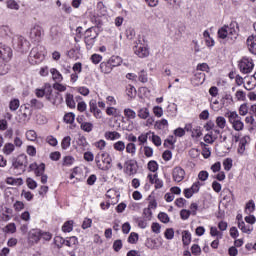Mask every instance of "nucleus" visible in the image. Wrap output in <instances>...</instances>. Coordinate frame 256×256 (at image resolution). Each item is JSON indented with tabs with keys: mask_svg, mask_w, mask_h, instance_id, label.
<instances>
[{
	"mask_svg": "<svg viewBox=\"0 0 256 256\" xmlns=\"http://www.w3.org/2000/svg\"><path fill=\"white\" fill-rule=\"evenodd\" d=\"M90 112L94 113V115H99L101 113V110L97 108V101L91 100L89 103Z\"/></svg>",
	"mask_w": 256,
	"mask_h": 256,
	"instance_id": "obj_26",
	"label": "nucleus"
},
{
	"mask_svg": "<svg viewBox=\"0 0 256 256\" xmlns=\"http://www.w3.org/2000/svg\"><path fill=\"white\" fill-rule=\"evenodd\" d=\"M50 37H52L53 40H57L61 37V32H59V28L57 26L51 27Z\"/></svg>",
	"mask_w": 256,
	"mask_h": 256,
	"instance_id": "obj_20",
	"label": "nucleus"
},
{
	"mask_svg": "<svg viewBox=\"0 0 256 256\" xmlns=\"http://www.w3.org/2000/svg\"><path fill=\"white\" fill-rule=\"evenodd\" d=\"M227 31H228V39H230V41L235 42V40L238 37L237 31L233 28V24L229 26H227Z\"/></svg>",
	"mask_w": 256,
	"mask_h": 256,
	"instance_id": "obj_12",
	"label": "nucleus"
},
{
	"mask_svg": "<svg viewBox=\"0 0 256 256\" xmlns=\"http://www.w3.org/2000/svg\"><path fill=\"white\" fill-rule=\"evenodd\" d=\"M51 74H52V77H53V80L56 81L57 83H60V81H63V75H61L60 72H58L57 69L55 68H52L50 70Z\"/></svg>",
	"mask_w": 256,
	"mask_h": 256,
	"instance_id": "obj_17",
	"label": "nucleus"
},
{
	"mask_svg": "<svg viewBox=\"0 0 256 256\" xmlns=\"http://www.w3.org/2000/svg\"><path fill=\"white\" fill-rule=\"evenodd\" d=\"M198 178L200 181H207L209 179V172L202 170L198 174Z\"/></svg>",
	"mask_w": 256,
	"mask_h": 256,
	"instance_id": "obj_53",
	"label": "nucleus"
},
{
	"mask_svg": "<svg viewBox=\"0 0 256 256\" xmlns=\"http://www.w3.org/2000/svg\"><path fill=\"white\" fill-rule=\"evenodd\" d=\"M134 53L140 58L148 57L149 49L143 46H135Z\"/></svg>",
	"mask_w": 256,
	"mask_h": 256,
	"instance_id": "obj_11",
	"label": "nucleus"
},
{
	"mask_svg": "<svg viewBox=\"0 0 256 256\" xmlns=\"http://www.w3.org/2000/svg\"><path fill=\"white\" fill-rule=\"evenodd\" d=\"M34 173L36 177H41V175H45V163H41L39 166H37Z\"/></svg>",
	"mask_w": 256,
	"mask_h": 256,
	"instance_id": "obj_33",
	"label": "nucleus"
},
{
	"mask_svg": "<svg viewBox=\"0 0 256 256\" xmlns=\"http://www.w3.org/2000/svg\"><path fill=\"white\" fill-rule=\"evenodd\" d=\"M126 95L130 97V99H134V97H136L137 95V90L135 89V86L129 84L126 87Z\"/></svg>",
	"mask_w": 256,
	"mask_h": 256,
	"instance_id": "obj_16",
	"label": "nucleus"
},
{
	"mask_svg": "<svg viewBox=\"0 0 256 256\" xmlns=\"http://www.w3.org/2000/svg\"><path fill=\"white\" fill-rule=\"evenodd\" d=\"M27 165L29 161L27 160V155L20 154L17 157L12 158V167L18 172V175H22L27 171Z\"/></svg>",
	"mask_w": 256,
	"mask_h": 256,
	"instance_id": "obj_1",
	"label": "nucleus"
},
{
	"mask_svg": "<svg viewBox=\"0 0 256 256\" xmlns=\"http://www.w3.org/2000/svg\"><path fill=\"white\" fill-rule=\"evenodd\" d=\"M108 61L110 62L112 68L119 67V65L122 63L121 57L119 56H112Z\"/></svg>",
	"mask_w": 256,
	"mask_h": 256,
	"instance_id": "obj_22",
	"label": "nucleus"
},
{
	"mask_svg": "<svg viewBox=\"0 0 256 256\" xmlns=\"http://www.w3.org/2000/svg\"><path fill=\"white\" fill-rule=\"evenodd\" d=\"M238 67L241 71V73H244V75H247L253 71V68L255 67V64H253V59L249 57H243L238 62Z\"/></svg>",
	"mask_w": 256,
	"mask_h": 256,
	"instance_id": "obj_4",
	"label": "nucleus"
},
{
	"mask_svg": "<svg viewBox=\"0 0 256 256\" xmlns=\"http://www.w3.org/2000/svg\"><path fill=\"white\" fill-rule=\"evenodd\" d=\"M139 241V234L132 232L128 237V243H131L132 245H135Z\"/></svg>",
	"mask_w": 256,
	"mask_h": 256,
	"instance_id": "obj_43",
	"label": "nucleus"
},
{
	"mask_svg": "<svg viewBox=\"0 0 256 256\" xmlns=\"http://www.w3.org/2000/svg\"><path fill=\"white\" fill-rule=\"evenodd\" d=\"M172 177L176 183H181V181L185 179V170L181 167H175L172 172Z\"/></svg>",
	"mask_w": 256,
	"mask_h": 256,
	"instance_id": "obj_7",
	"label": "nucleus"
},
{
	"mask_svg": "<svg viewBox=\"0 0 256 256\" xmlns=\"http://www.w3.org/2000/svg\"><path fill=\"white\" fill-rule=\"evenodd\" d=\"M64 122L72 125L75 122V114L73 112H69L64 115Z\"/></svg>",
	"mask_w": 256,
	"mask_h": 256,
	"instance_id": "obj_27",
	"label": "nucleus"
},
{
	"mask_svg": "<svg viewBox=\"0 0 256 256\" xmlns=\"http://www.w3.org/2000/svg\"><path fill=\"white\" fill-rule=\"evenodd\" d=\"M77 243H79V241L77 240V237L72 236L66 239L65 245L67 247H74L75 245H77Z\"/></svg>",
	"mask_w": 256,
	"mask_h": 256,
	"instance_id": "obj_32",
	"label": "nucleus"
},
{
	"mask_svg": "<svg viewBox=\"0 0 256 256\" xmlns=\"http://www.w3.org/2000/svg\"><path fill=\"white\" fill-rule=\"evenodd\" d=\"M125 35H126L127 39H129L131 41V39H133V37H135V29H133V28L126 29Z\"/></svg>",
	"mask_w": 256,
	"mask_h": 256,
	"instance_id": "obj_58",
	"label": "nucleus"
},
{
	"mask_svg": "<svg viewBox=\"0 0 256 256\" xmlns=\"http://www.w3.org/2000/svg\"><path fill=\"white\" fill-rule=\"evenodd\" d=\"M247 139H249V136H244L240 139L239 147H238V153L240 155H243L245 153V146L247 145Z\"/></svg>",
	"mask_w": 256,
	"mask_h": 256,
	"instance_id": "obj_13",
	"label": "nucleus"
},
{
	"mask_svg": "<svg viewBox=\"0 0 256 256\" xmlns=\"http://www.w3.org/2000/svg\"><path fill=\"white\" fill-rule=\"evenodd\" d=\"M138 117L140 119H147V117H149V109L148 108H141L138 111Z\"/></svg>",
	"mask_w": 256,
	"mask_h": 256,
	"instance_id": "obj_40",
	"label": "nucleus"
},
{
	"mask_svg": "<svg viewBox=\"0 0 256 256\" xmlns=\"http://www.w3.org/2000/svg\"><path fill=\"white\" fill-rule=\"evenodd\" d=\"M148 169L149 171H151L152 173H155L158 171L159 169V164H157V161L155 160H151L148 162Z\"/></svg>",
	"mask_w": 256,
	"mask_h": 256,
	"instance_id": "obj_31",
	"label": "nucleus"
},
{
	"mask_svg": "<svg viewBox=\"0 0 256 256\" xmlns=\"http://www.w3.org/2000/svg\"><path fill=\"white\" fill-rule=\"evenodd\" d=\"M194 81H197V83H200V85H202V83L205 82V73H196L194 76Z\"/></svg>",
	"mask_w": 256,
	"mask_h": 256,
	"instance_id": "obj_48",
	"label": "nucleus"
},
{
	"mask_svg": "<svg viewBox=\"0 0 256 256\" xmlns=\"http://www.w3.org/2000/svg\"><path fill=\"white\" fill-rule=\"evenodd\" d=\"M153 113L156 117H162L163 116V108L159 107V106H155L153 108Z\"/></svg>",
	"mask_w": 256,
	"mask_h": 256,
	"instance_id": "obj_63",
	"label": "nucleus"
},
{
	"mask_svg": "<svg viewBox=\"0 0 256 256\" xmlns=\"http://www.w3.org/2000/svg\"><path fill=\"white\" fill-rule=\"evenodd\" d=\"M28 105H30L31 109H43V107H45L43 102H41L35 98L30 100V103Z\"/></svg>",
	"mask_w": 256,
	"mask_h": 256,
	"instance_id": "obj_15",
	"label": "nucleus"
},
{
	"mask_svg": "<svg viewBox=\"0 0 256 256\" xmlns=\"http://www.w3.org/2000/svg\"><path fill=\"white\" fill-rule=\"evenodd\" d=\"M28 237L32 243H39V241H41V230L40 229L30 230Z\"/></svg>",
	"mask_w": 256,
	"mask_h": 256,
	"instance_id": "obj_9",
	"label": "nucleus"
},
{
	"mask_svg": "<svg viewBox=\"0 0 256 256\" xmlns=\"http://www.w3.org/2000/svg\"><path fill=\"white\" fill-rule=\"evenodd\" d=\"M99 37V33H97V27H90L85 31V45L86 49H93V45H95V39Z\"/></svg>",
	"mask_w": 256,
	"mask_h": 256,
	"instance_id": "obj_3",
	"label": "nucleus"
},
{
	"mask_svg": "<svg viewBox=\"0 0 256 256\" xmlns=\"http://www.w3.org/2000/svg\"><path fill=\"white\" fill-rule=\"evenodd\" d=\"M174 135L176 137H185V129L179 127L177 129L174 130Z\"/></svg>",
	"mask_w": 256,
	"mask_h": 256,
	"instance_id": "obj_64",
	"label": "nucleus"
},
{
	"mask_svg": "<svg viewBox=\"0 0 256 256\" xmlns=\"http://www.w3.org/2000/svg\"><path fill=\"white\" fill-rule=\"evenodd\" d=\"M224 169L225 171H231V167H233V159L231 158H226L223 161Z\"/></svg>",
	"mask_w": 256,
	"mask_h": 256,
	"instance_id": "obj_45",
	"label": "nucleus"
},
{
	"mask_svg": "<svg viewBox=\"0 0 256 256\" xmlns=\"http://www.w3.org/2000/svg\"><path fill=\"white\" fill-rule=\"evenodd\" d=\"M164 237H166V239L171 241V239H173V237H175V230H173V228H167L165 230Z\"/></svg>",
	"mask_w": 256,
	"mask_h": 256,
	"instance_id": "obj_46",
	"label": "nucleus"
},
{
	"mask_svg": "<svg viewBox=\"0 0 256 256\" xmlns=\"http://www.w3.org/2000/svg\"><path fill=\"white\" fill-rule=\"evenodd\" d=\"M19 105H20L19 99L11 100L9 103L10 111H17L19 109Z\"/></svg>",
	"mask_w": 256,
	"mask_h": 256,
	"instance_id": "obj_35",
	"label": "nucleus"
},
{
	"mask_svg": "<svg viewBox=\"0 0 256 256\" xmlns=\"http://www.w3.org/2000/svg\"><path fill=\"white\" fill-rule=\"evenodd\" d=\"M216 125L219 127V129H225L227 125V120H225V117L223 116H218L216 118Z\"/></svg>",
	"mask_w": 256,
	"mask_h": 256,
	"instance_id": "obj_25",
	"label": "nucleus"
},
{
	"mask_svg": "<svg viewBox=\"0 0 256 256\" xmlns=\"http://www.w3.org/2000/svg\"><path fill=\"white\" fill-rule=\"evenodd\" d=\"M124 115L127 117V119H135V117H137V113L130 108L124 109Z\"/></svg>",
	"mask_w": 256,
	"mask_h": 256,
	"instance_id": "obj_30",
	"label": "nucleus"
},
{
	"mask_svg": "<svg viewBox=\"0 0 256 256\" xmlns=\"http://www.w3.org/2000/svg\"><path fill=\"white\" fill-rule=\"evenodd\" d=\"M26 183L29 189H37V182L32 178H27Z\"/></svg>",
	"mask_w": 256,
	"mask_h": 256,
	"instance_id": "obj_55",
	"label": "nucleus"
},
{
	"mask_svg": "<svg viewBox=\"0 0 256 256\" xmlns=\"http://www.w3.org/2000/svg\"><path fill=\"white\" fill-rule=\"evenodd\" d=\"M102 59H103V56L99 55V54H93L91 56V61H92V63H94V65H99V63H101Z\"/></svg>",
	"mask_w": 256,
	"mask_h": 256,
	"instance_id": "obj_50",
	"label": "nucleus"
},
{
	"mask_svg": "<svg viewBox=\"0 0 256 256\" xmlns=\"http://www.w3.org/2000/svg\"><path fill=\"white\" fill-rule=\"evenodd\" d=\"M43 33V27L34 25L30 30V38L32 41H41V35Z\"/></svg>",
	"mask_w": 256,
	"mask_h": 256,
	"instance_id": "obj_6",
	"label": "nucleus"
},
{
	"mask_svg": "<svg viewBox=\"0 0 256 256\" xmlns=\"http://www.w3.org/2000/svg\"><path fill=\"white\" fill-rule=\"evenodd\" d=\"M106 139H110L111 141H115V139H121V134L119 132H106L105 133Z\"/></svg>",
	"mask_w": 256,
	"mask_h": 256,
	"instance_id": "obj_23",
	"label": "nucleus"
},
{
	"mask_svg": "<svg viewBox=\"0 0 256 256\" xmlns=\"http://www.w3.org/2000/svg\"><path fill=\"white\" fill-rule=\"evenodd\" d=\"M66 104L70 109H75V100L72 94H66Z\"/></svg>",
	"mask_w": 256,
	"mask_h": 256,
	"instance_id": "obj_29",
	"label": "nucleus"
},
{
	"mask_svg": "<svg viewBox=\"0 0 256 256\" xmlns=\"http://www.w3.org/2000/svg\"><path fill=\"white\" fill-rule=\"evenodd\" d=\"M228 30H227V26H223L222 28H220L218 30V37L219 39H229V36H228Z\"/></svg>",
	"mask_w": 256,
	"mask_h": 256,
	"instance_id": "obj_24",
	"label": "nucleus"
},
{
	"mask_svg": "<svg viewBox=\"0 0 256 256\" xmlns=\"http://www.w3.org/2000/svg\"><path fill=\"white\" fill-rule=\"evenodd\" d=\"M113 249L116 253H119V251L123 249V241H121L120 239L115 240L113 243Z\"/></svg>",
	"mask_w": 256,
	"mask_h": 256,
	"instance_id": "obj_44",
	"label": "nucleus"
},
{
	"mask_svg": "<svg viewBox=\"0 0 256 256\" xmlns=\"http://www.w3.org/2000/svg\"><path fill=\"white\" fill-rule=\"evenodd\" d=\"M183 245H189L191 243V233L188 230L182 232Z\"/></svg>",
	"mask_w": 256,
	"mask_h": 256,
	"instance_id": "obj_19",
	"label": "nucleus"
},
{
	"mask_svg": "<svg viewBox=\"0 0 256 256\" xmlns=\"http://www.w3.org/2000/svg\"><path fill=\"white\" fill-rule=\"evenodd\" d=\"M247 46L249 47L250 53H253V55H256V36L251 35L247 38Z\"/></svg>",
	"mask_w": 256,
	"mask_h": 256,
	"instance_id": "obj_10",
	"label": "nucleus"
},
{
	"mask_svg": "<svg viewBox=\"0 0 256 256\" xmlns=\"http://www.w3.org/2000/svg\"><path fill=\"white\" fill-rule=\"evenodd\" d=\"M54 243H55V245H56L59 249H61V248L63 247V245H65L66 240H65L63 237H61V236H56V237L54 238Z\"/></svg>",
	"mask_w": 256,
	"mask_h": 256,
	"instance_id": "obj_39",
	"label": "nucleus"
},
{
	"mask_svg": "<svg viewBox=\"0 0 256 256\" xmlns=\"http://www.w3.org/2000/svg\"><path fill=\"white\" fill-rule=\"evenodd\" d=\"M95 161L98 169H101V171H109L111 169V166H103V164H101V157L99 154L95 157Z\"/></svg>",
	"mask_w": 256,
	"mask_h": 256,
	"instance_id": "obj_21",
	"label": "nucleus"
},
{
	"mask_svg": "<svg viewBox=\"0 0 256 256\" xmlns=\"http://www.w3.org/2000/svg\"><path fill=\"white\" fill-rule=\"evenodd\" d=\"M15 151V145L13 143H6L3 147L4 155H11Z\"/></svg>",
	"mask_w": 256,
	"mask_h": 256,
	"instance_id": "obj_18",
	"label": "nucleus"
},
{
	"mask_svg": "<svg viewBox=\"0 0 256 256\" xmlns=\"http://www.w3.org/2000/svg\"><path fill=\"white\" fill-rule=\"evenodd\" d=\"M158 219H159V221H161V223H165V224H167V223H169V221H171V219L169 218V215L165 212H160L158 214Z\"/></svg>",
	"mask_w": 256,
	"mask_h": 256,
	"instance_id": "obj_37",
	"label": "nucleus"
},
{
	"mask_svg": "<svg viewBox=\"0 0 256 256\" xmlns=\"http://www.w3.org/2000/svg\"><path fill=\"white\" fill-rule=\"evenodd\" d=\"M114 149L116 151H125V142L118 141V142L114 143Z\"/></svg>",
	"mask_w": 256,
	"mask_h": 256,
	"instance_id": "obj_52",
	"label": "nucleus"
},
{
	"mask_svg": "<svg viewBox=\"0 0 256 256\" xmlns=\"http://www.w3.org/2000/svg\"><path fill=\"white\" fill-rule=\"evenodd\" d=\"M8 9H14L15 11H19V4L15 0H8L6 2Z\"/></svg>",
	"mask_w": 256,
	"mask_h": 256,
	"instance_id": "obj_42",
	"label": "nucleus"
},
{
	"mask_svg": "<svg viewBox=\"0 0 256 256\" xmlns=\"http://www.w3.org/2000/svg\"><path fill=\"white\" fill-rule=\"evenodd\" d=\"M192 137H196V139H199L201 135H203V132H201V127H197L196 129L192 130Z\"/></svg>",
	"mask_w": 256,
	"mask_h": 256,
	"instance_id": "obj_62",
	"label": "nucleus"
},
{
	"mask_svg": "<svg viewBox=\"0 0 256 256\" xmlns=\"http://www.w3.org/2000/svg\"><path fill=\"white\" fill-rule=\"evenodd\" d=\"M191 251H192V255H201V247H199V245L197 244H194L192 247H191Z\"/></svg>",
	"mask_w": 256,
	"mask_h": 256,
	"instance_id": "obj_61",
	"label": "nucleus"
},
{
	"mask_svg": "<svg viewBox=\"0 0 256 256\" xmlns=\"http://www.w3.org/2000/svg\"><path fill=\"white\" fill-rule=\"evenodd\" d=\"M209 65L207 63H202L197 65V71H206V73H209Z\"/></svg>",
	"mask_w": 256,
	"mask_h": 256,
	"instance_id": "obj_59",
	"label": "nucleus"
},
{
	"mask_svg": "<svg viewBox=\"0 0 256 256\" xmlns=\"http://www.w3.org/2000/svg\"><path fill=\"white\" fill-rule=\"evenodd\" d=\"M191 210L183 209L180 211V217L183 219V221H187L189 217H191Z\"/></svg>",
	"mask_w": 256,
	"mask_h": 256,
	"instance_id": "obj_47",
	"label": "nucleus"
},
{
	"mask_svg": "<svg viewBox=\"0 0 256 256\" xmlns=\"http://www.w3.org/2000/svg\"><path fill=\"white\" fill-rule=\"evenodd\" d=\"M125 173H127L128 175H135L137 174V161L135 160H128L125 162Z\"/></svg>",
	"mask_w": 256,
	"mask_h": 256,
	"instance_id": "obj_8",
	"label": "nucleus"
},
{
	"mask_svg": "<svg viewBox=\"0 0 256 256\" xmlns=\"http://www.w3.org/2000/svg\"><path fill=\"white\" fill-rule=\"evenodd\" d=\"M239 113L242 116L247 115V113H249V108L247 107V104H242L239 108Z\"/></svg>",
	"mask_w": 256,
	"mask_h": 256,
	"instance_id": "obj_60",
	"label": "nucleus"
},
{
	"mask_svg": "<svg viewBox=\"0 0 256 256\" xmlns=\"http://www.w3.org/2000/svg\"><path fill=\"white\" fill-rule=\"evenodd\" d=\"M235 131H243L244 124L241 120H234L231 122Z\"/></svg>",
	"mask_w": 256,
	"mask_h": 256,
	"instance_id": "obj_36",
	"label": "nucleus"
},
{
	"mask_svg": "<svg viewBox=\"0 0 256 256\" xmlns=\"http://www.w3.org/2000/svg\"><path fill=\"white\" fill-rule=\"evenodd\" d=\"M172 157L173 152H171V150H166L162 154V158L164 159V161H171Z\"/></svg>",
	"mask_w": 256,
	"mask_h": 256,
	"instance_id": "obj_54",
	"label": "nucleus"
},
{
	"mask_svg": "<svg viewBox=\"0 0 256 256\" xmlns=\"http://www.w3.org/2000/svg\"><path fill=\"white\" fill-rule=\"evenodd\" d=\"M11 57H13L11 47L0 44V59H2L4 63H7V61L11 60Z\"/></svg>",
	"mask_w": 256,
	"mask_h": 256,
	"instance_id": "obj_5",
	"label": "nucleus"
},
{
	"mask_svg": "<svg viewBox=\"0 0 256 256\" xmlns=\"http://www.w3.org/2000/svg\"><path fill=\"white\" fill-rule=\"evenodd\" d=\"M100 69L102 71V73H111V71H113V66L110 64L109 61L107 62H102L100 64Z\"/></svg>",
	"mask_w": 256,
	"mask_h": 256,
	"instance_id": "obj_14",
	"label": "nucleus"
},
{
	"mask_svg": "<svg viewBox=\"0 0 256 256\" xmlns=\"http://www.w3.org/2000/svg\"><path fill=\"white\" fill-rule=\"evenodd\" d=\"M151 229H152L153 233L159 234V233H161V224H159L157 222H153Z\"/></svg>",
	"mask_w": 256,
	"mask_h": 256,
	"instance_id": "obj_57",
	"label": "nucleus"
},
{
	"mask_svg": "<svg viewBox=\"0 0 256 256\" xmlns=\"http://www.w3.org/2000/svg\"><path fill=\"white\" fill-rule=\"evenodd\" d=\"M62 231L64 233H71V231H73V222L72 221L65 222L64 225L62 226Z\"/></svg>",
	"mask_w": 256,
	"mask_h": 256,
	"instance_id": "obj_34",
	"label": "nucleus"
},
{
	"mask_svg": "<svg viewBox=\"0 0 256 256\" xmlns=\"http://www.w3.org/2000/svg\"><path fill=\"white\" fill-rule=\"evenodd\" d=\"M9 73V66L5 62H0V75H7Z\"/></svg>",
	"mask_w": 256,
	"mask_h": 256,
	"instance_id": "obj_49",
	"label": "nucleus"
},
{
	"mask_svg": "<svg viewBox=\"0 0 256 256\" xmlns=\"http://www.w3.org/2000/svg\"><path fill=\"white\" fill-rule=\"evenodd\" d=\"M62 149H69L71 147V136H66L63 138L62 143H61Z\"/></svg>",
	"mask_w": 256,
	"mask_h": 256,
	"instance_id": "obj_38",
	"label": "nucleus"
},
{
	"mask_svg": "<svg viewBox=\"0 0 256 256\" xmlns=\"http://www.w3.org/2000/svg\"><path fill=\"white\" fill-rule=\"evenodd\" d=\"M152 143H154L156 147H161V137L155 135V133H152Z\"/></svg>",
	"mask_w": 256,
	"mask_h": 256,
	"instance_id": "obj_56",
	"label": "nucleus"
},
{
	"mask_svg": "<svg viewBox=\"0 0 256 256\" xmlns=\"http://www.w3.org/2000/svg\"><path fill=\"white\" fill-rule=\"evenodd\" d=\"M13 47L16 49V51H19L20 53H25L29 51V47L31 46V43L25 39L23 36H14L12 39Z\"/></svg>",
	"mask_w": 256,
	"mask_h": 256,
	"instance_id": "obj_2",
	"label": "nucleus"
},
{
	"mask_svg": "<svg viewBox=\"0 0 256 256\" xmlns=\"http://www.w3.org/2000/svg\"><path fill=\"white\" fill-rule=\"evenodd\" d=\"M26 139H28V141H35L37 139V132H35V130H28L26 132Z\"/></svg>",
	"mask_w": 256,
	"mask_h": 256,
	"instance_id": "obj_41",
	"label": "nucleus"
},
{
	"mask_svg": "<svg viewBox=\"0 0 256 256\" xmlns=\"http://www.w3.org/2000/svg\"><path fill=\"white\" fill-rule=\"evenodd\" d=\"M80 128L82 129V131H85L86 133H91L93 131V123L84 122L81 124Z\"/></svg>",
	"mask_w": 256,
	"mask_h": 256,
	"instance_id": "obj_28",
	"label": "nucleus"
},
{
	"mask_svg": "<svg viewBox=\"0 0 256 256\" xmlns=\"http://www.w3.org/2000/svg\"><path fill=\"white\" fill-rule=\"evenodd\" d=\"M126 151L128 153H131V155H135V151H137V147L135 146V143H128L126 146Z\"/></svg>",
	"mask_w": 256,
	"mask_h": 256,
	"instance_id": "obj_51",
	"label": "nucleus"
}]
</instances>
